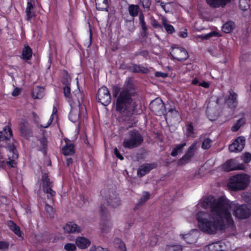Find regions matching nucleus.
<instances>
[{
    "label": "nucleus",
    "mask_w": 251,
    "mask_h": 251,
    "mask_svg": "<svg viewBox=\"0 0 251 251\" xmlns=\"http://www.w3.org/2000/svg\"><path fill=\"white\" fill-rule=\"evenodd\" d=\"M205 209H210L209 213L199 212L196 216L198 226L201 231L213 235L218 230H222L232 226L233 220L231 209L233 210L235 216L239 219L250 217L251 210L246 205H239L236 201H230L225 196L218 199L209 196L204 198L201 202Z\"/></svg>",
    "instance_id": "nucleus-1"
},
{
    "label": "nucleus",
    "mask_w": 251,
    "mask_h": 251,
    "mask_svg": "<svg viewBox=\"0 0 251 251\" xmlns=\"http://www.w3.org/2000/svg\"><path fill=\"white\" fill-rule=\"evenodd\" d=\"M133 90V84L130 80L127 81L121 89L117 87H114V97H116L119 92L116 102V110L118 111L128 114H131L134 112L137 104L131 99L132 94L134 93Z\"/></svg>",
    "instance_id": "nucleus-2"
},
{
    "label": "nucleus",
    "mask_w": 251,
    "mask_h": 251,
    "mask_svg": "<svg viewBox=\"0 0 251 251\" xmlns=\"http://www.w3.org/2000/svg\"><path fill=\"white\" fill-rule=\"evenodd\" d=\"M250 182V177L246 174H238L233 176L227 184L229 189L239 191L245 189Z\"/></svg>",
    "instance_id": "nucleus-3"
},
{
    "label": "nucleus",
    "mask_w": 251,
    "mask_h": 251,
    "mask_svg": "<svg viewBox=\"0 0 251 251\" xmlns=\"http://www.w3.org/2000/svg\"><path fill=\"white\" fill-rule=\"evenodd\" d=\"M74 96L76 97L75 103L72 106L69 114V119L73 123L79 121L80 117V110L82 109V113H83V109L80 104L82 101L83 95L80 90H77L74 93Z\"/></svg>",
    "instance_id": "nucleus-4"
},
{
    "label": "nucleus",
    "mask_w": 251,
    "mask_h": 251,
    "mask_svg": "<svg viewBox=\"0 0 251 251\" xmlns=\"http://www.w3.org/2000/svg\"><path fill=\"white\" fill-rule=\"evenodd\" d=\"M143 141V137L138 131L133 130L128 132V136L124 139L123 145L126 148L133 149L140 146Z\"/></svg>",
    "instance_id": "nucleus-5"
},
{
    "label": "nucleus",
    "mask_w": 251,
    "mask_h": 251,
    "mask_svg": "<svg viewBox=\"0 0 251 251\" xmlns=\"http://www.w3.org/2000/svg\"><path fill=\"white\" fill-rule=\"evenodd\" d=\"M198 141H195L188 149L185 154L179 160V165H184L188 163L194 156L197 150Z\"/></svg>",
    "instance_id": "nucleus-6"
},
{
    "label": "nucleus",
    "mask_w": 251,
    "mask_h": 251,
    "mask_svg": "<svg viewBox=\"0 0 251 251\" xmlns=\"http://www.w3.org/2000/svg\"><path fill=\"white\" fill-rule=\"evenodd\" d=\"M151 110L156 115H164L165 109L162 100L159 98L153 100L150 104Z\"/></svg>",
    "instance_id": "nucleus-7"
},
{
    "label": "nucleus",
    "mask_w": 251,
    "mask_h": 251,
    "mask_svg": "<svg viewBox=\"0 0 251 251\" xmlns=\"http://www.w3.org/2000/svg\"><path fill=\"white\" fill-rule=\"evenodd\" d=\"M97 98L102 105H107L111 102V96L108 89L104 86L100 88L98 91Z\"/></svg>",
    "instance_id": "nucleus-8"
},
{
    "label": "nucleus",
    "mask_w": 251,
    "mask_h": 251,
    "mask_svg": "<svg viewBox=\"0 0 251 251\" xmlns=\"http://www.w3.org/2000/svg\"><path fill=\"white\" fill-rule=\"evenodd\" d=\"M52 182L50 180L48 176L44 174L42 176V187L45 193L48 194V199H51L55 196V192L51 189Z\"/></svg>",
    "instance_id": "nucleus-9"
},
{
    "label": "nucleus",
    "mask_w": 251,
    "mask_h": 251,
    "mask_svg": "<svg viewBox=\"0 0 251 251\" xmlns=\"http://www.w3.org/2000/svg\"><path fill=\"white\" fill-rule=\"evenodd\" d=\"M228 245V243L225 241H221L212 243L205 246V251H222L226 250Z\"/></svg>",
    "instance_id": "nucleus-10"
},
{
    "label": "nucleus",
    "mask_w": 251,
    "mask_h": 251,
    "mask_svg": "<svg viewBox=\"0 0 251 251\" xmlns=\"http://www.w3.org/2000/svg\"><path fill=\"white\" fill-rule=\"evenodd\" d=\"M171 54L174 59L180 61H185L188 57L187 51L183 48H173Z\"/></svg>",
    "instance_id": "nucleus-11"
},
{
    "label": "nucleus",
    "mask_w": 251,
    "mask_h": 251,
    "mask_svg": "<svg viewBox=\"0 0 251 251\" xmlns=\"http://www.w3.org/2000/svg\"><path fill=\"white\" fill-rule=\"evenodd\" d=\"M112 227V223L109 215H103L101 217L100 225V230L103 234L110 232Z\"/></svg>",
    "instance_id": "nucleus-12"
},
{
    "label": "nucleus",
    "mask_w": 251,
    "mask_h": 251,
    "mask_svg": "<svg viewBox=\"0 0 251 251\" xmlns=\"http://www.w3.org/2000/svg\"><path fill=\"white\" fill-rule=\"evenodd\" d=\"M245 145V138L243 136L239 137L229 146V150L233 152H240L243 150Z\"/></svg>",
    "instance_id": "nucleus-13"
},
{
    "label": "nucleus",
    "mask_w": 251,
    "mask_h": 251,
    "mask_svg": "<svg viewBox=\"0 0 251 251\" xmlns=\"http://www.w3.org/2000/svg\"><path fill=\"white\" fill-rule=\"evenodd\" d=\"M180 236L187 243L193 244L199 237L200 232L197 229H193L188 233L181 234Z\"/></svg>",
    "instance_id": "nucleus-14"
},
{
    "label": "nucleus",
    "mask_w": 251,
    "mask_h": 251,
    "mask_svg": "<svg viewBox=\"0 0 251 251\" xmlns=\"http://www.w3.org/2000/svg\"><path fill=\"white\" fill-rule=\"evenodd\" d=\"M222 169L226 172H229L232 170H243L244 167L243 165H237L233 159H230L226 161L222 165Z\"/></svg>",
    "instance_id": "nucleus-15"
},
{
    "label": "nucleus",
    "mask_w": 251,
    "mask_h": 251,
    "mask_svg": "<svg viewBox=\"0 0 251 251\" xmlns=\"http://www.w3.org/2000/svg\"><path fill=\"white\" fill-rule=\"evenodd\" d=\"M106 201L108 205L117 207L121 204V201L114 192L109 193L106 197Z\"/></svg>",
    "instance_id": "nucleus-16"
},
{
    "label": "nucleus",
    "mask_w": 251,
    "mask_h": 251,
    "mask_svg": "<svg viewBox=\"0 0 251 251\" xmlns=\"http://www.w3.org/2000/svg\"><path fill=\"white\" fill-rule=\"evenodd\" d=\"M9 153L8 154L9 160L6 162L7 165L11 167H13L16 164V160L18 158V154L16 152L14 147H9Z\"/></svg>",
    "instance_id": "nucleus-17"
},
{
    "label": "nucleus",
    "mask_w": 251,
    "mask_h": 251,
    "mask_svg": "<svg viewBox=\"0 0 251 251\" xmlns=\"http://www.w3.org/2000/svg\"><path fill=\"white\" fill-rule=\"evenodd\" d=\"M77 90L79 89H77L73 92L72 94H71L70 87L68 85H66V86L64 87V94L68 102L69 103L70 106H72L76 99V97L74 96V93Z\"/></svg>",
    "instance_id": "nucleus-18"
},
{
    "label": "nucleus",
    "mask_w": 251,
    "mask_h": 251,
    "mask_svg": "<svg viewBox=\"0 0 251 251\" xmlns=\"http://www.w3.org/2000/svg\"><path fill=\"white\" fill-rule=\"evenodd\" d=\"M155 166L153 164H145L140 166L137 171L139 176L142 177L148 173Z\"/></svg>",
    "instance_id": "nucleus-19"
},
{
    "label": "nucleus",
    "mask_w": 251,
    "mask_h": 251,
    "mask_svg": "<svg viewBox=\"0 0 251 251\" xmlns=\"http://www.w3.org/2000/svg\"><path fill=\"white\" fill-rule=\"evenodd\" d=\"M90 241L84 237H78L75 240L76 246L81 249H84L90 245Z\"/></svg>",
    "instance_id": "nucleus-20"
},
{
    "label": "nucleus",
    "mask_w": 251,
    "mask_h": 251,
    "mask_svg": "<svg viewBox=\"0 0 251 251\" xmlns=\"http://www.w3.org/2000/svg\"><path fill=\"white\" fill-rule=\"evenodd\" d=\"M63 229L64 231L67 233L79 232L80 231V228L77 225L74 223L70 222L65 225Z\"/></svg>",
    "instance_id": "nucleus-21"
},
{
    "label": "nucleus",
    "mask_w": 251,
    "mask_h": 251,
    "mask_svg": "<svg viewBox=\"0 0 251 251\" xmlns=\"http://www.w3.org/2000/svg\"><path fill=\"white\" fill-rule=\"evenodd\" d=\"M26 8L25 9V13L26 16V20L30 21L32 18L35 17V13L32 10L33 9V5L31 0H27Z\"/></svg>",
    "instance_id": "nucleus-22"
},
{
    "label": "nucleus",
    "mask_w": 251,
    "mask_h": 251,
    "mask_svg": "<svg viewBox=\"0 0 251 251\" xmlns=\"http://www.w3.org/2000/svg\"><path fill=\"white\" fill-rule=\"evenodd\" d=\"M12 132L8 126H5L2 131H0V141L8 140L12 137Z\"/></svg>",
    "instance_id": "nucleus-23"
},
{
    "label": "nucleus",
    "mask_w": 251,
    "mask_h": 251,
    "mask_svg": "<svg viewBox=\"0 0 251 251\" xmlns=\"http://www.w3.org/2000/svg\"><path fill=\"white\" fill-rule=\"evenodd\" d=\"M139 24L141 27V35L143 37H146L148 35V26L144 20V16L142 13L139 14Z\"/></svg>",
    "instance_id": "nucleus-24"
},
{
    "label": "nucleus",
    "mask_w": 251,
    "mask_h": 251,
    "mask_svg": "<svg viewBox=\"0 0 251 251\" xmlns=\"http://www.w3.org/2000/svg\"><path fill=\"white\" fill-rule=\"evenodd\" d=\"M66 145L63 148V153L65 156L71 155L75 153L74 146L72 143H68L67 139L65 140Z\"/></svg>",
    "instance_id": "nucleus-25"
},
{
    "label": "nucleus",
    "mask_w": 251,
    "mask_h": 251,
    "mask_svg": "<svg viewBox=\"0 0 251 251\" xmlns=\"http://www.w3.org/2000/svg\"><path fill=\"white\" fill-rule=\"evenodd\" d=\"M207 3L213 7H219L221 5H225L230 0H205Z\"/></svg>",
    "instance_id": "nucleus-26"
},
{
    "label": "nucleus",
    "mask_w": 251,
    "mask_h": 251,
    "mask_svg": "<svg viewBox=\"0 0 251 251\" xmlns=\"http://www.w3.org/2000/svg\"><path fill=\"white\" fill-rule=\"evenodd\" d=\"M186 145V142H182L181 144L176 145L173 149L171 155L172 156H176L182 152L183 148Z\"/></svg>",
    "instance_id": "nucleus-27"
},
{
    "label": "nucleus",
    "mask_w": 251,
    "mask_h": 251,
    "mask_svg": "<svg viewBox=\"0 0 251 251\" xmlns=\"http://www.w3.org/2000/svg\"><path fill=\"white\" fill-rule=\"evenodd\" d=\"M44 89L43 87L36 86L32 90V95L34 99H40L42 98Z\"/></svg>",
    "instance_id": "nucleus-28"
},
{
    "label": "nucleus",
    "mask_w": 251,
    "mask_h": 251,
    "mask_svg": "<svg viewBox=\"0 0 251 251\" xmlns=\"http://www.w3.org/2000/svg\"><path fill=\"white\" fill-rule=\"evenodd\" d=\"M7 224L10 229L13 231L15 234L19 237H22V232L20 230V227L16 225L15 223L10 221L8 222Z\"/></svg>",
    "instance_id": "nucleus-29"
},
{
    "label": "nucleus",
    "mask_w": 251,
    "mask_h": 251,
    "mask_svg": "<svg viewBox=\"0 0 251 251\" xmlns=\"http://www.w3.org/2000/svg\"><path fill=\"white\" fill-rule=\"evenodd\" d=\"M130 70L133 73H142L144 74L148 73L149 72L148 69L142 66L139 65L133 64L130 67Z\"/></svg>",
    "instance_id": "nucleus-30"
},
{
    "label": "nucleus",
    "mask_w": 251,
    "mask_h": 251,
    "mask_svg": "<svg viewBox=\"0 0 251 251\" xmlns=\"http://www.w3.org/2000/svg\"><path fill=\"white\" fill-rule=\"evenodd\" d=\"M95 2L98 10L107 11V0H95Z\"/></svg>",
    "instance_id": "nucleus-31"
},
{
    "label": "nucleus",
    "mask_w": 251,
    "mask_h": 251,
    "mask_svg": "<svg viewBox=\"0 0 251 251\" xmlns=\"http://www.w3.org/2000/svg\"><path fill=\"white\" fill-rule=\"evenodd\" d=\"M19 128L22 136H27L29 133V130L28 128V125L26 122L23 121L20 123L19 125Z\"/></svg>",
    "instance_id": "nucleus-32"
},
{
    "label": "nucleus",
    "mask_w": 251,
    "mask_h": 251,
    "mask_svg": "<svg viewBox=\"0 0 251 251\" xmlns=\"http://www.w3.org/2000/svg\"><path fill=\"white\" fill-rule=\"evenodd\" d=\"M161 21L163 25L168 33L172 34L175 31L174 27L168 23V21L165 17L161 18Z\"/></svg>",
    "instance_id": "nucleus-33"
},
{
    "label": "nucleus",
    "mask_w": 251,
    "mask_h": 251,
    "mask_svg": "<svg viewBox=\"0 0 251 251\" xmlns=\"http://www.w3.org/2000/svg\"><path fill=\"white\" fill-rule=\"evenodd\" d=\"M179 113L175 108H170L166 114V119L171 120L172 119H176L179 117Z\"/></svg>",
    "instance_id": "nucleus-34"
},
{
    "label": "nucleus",
    "mask_w": 251,
    "mask_h": 251,
    "mask_svg": "<svg viewBox=\"0 0 251 251\" xmlns=\"http://www.w3.org/2000/svg\"><path fill=\"white\" fill-rule=\"evenodd\" d=\"M32 51L31 49L28 47H25L23 50L22 57L25 60H29L32 57Z\"/></svg>",
    "instance_id": "nucleus-35"
},
{
    "label": "nucleus",
    "mask_w": 251,
    "mask_h": 251,
    "mask_svg": "<svg viewBox=\"0 0 251 251\" xmlns=\"http://www.w3.org/2000/svg\"><path fill=\"white\" fill-rule=\"evenodd\" d=\"M237 95L232 91L229 92V95L228 99L226 100V103L228 104L229 106L231 108L234 107L235 105L234 104L236 101Z\"/></svg>",
    "instance_id": "nucleus-36"
},
{
    "label": "nucleus",
    "mask_w": 251,
    "mask_h": 251,
    "mask_svg": "<svg viewBox=\"0 0 251 251\" xmlns=\"http://www.w3.org/2000/svg\"><path fill=\"white\" fill-rule=\"evenodd\" d=\"M57 112V108L55 107V106H53L52 114L50 116L48 123L46 124L40 125V126L43 128L48 127L52 123V121H53V120L54 119V117L55 116H56Z\"/></svg>",
    "instance_id": "nucleus-37"
},
{
    "label": "nucleus",
    "mask_w": 251,
    "mask_h": 251,
    "mask_svg": "<svg viewBox=\"0 0 251 251\" xmlns=\"http://www.w3.org/2000/svg\"><path fill=\"white\" fill-rule=\"evenodd\" d=\"M235 27L234 23L231 21L228 22L223 26V30L225 33H230Z\"/></svg>",
    "instance_id": "nucleus-38"
},
{
    "label": "nucleus",
    "mask_w": 251,
    "mask_h": 251,
    "mask_svg": "<svg viewBox=\"0 0 251 251\" xmlns=\"http://www.w3.org/2000/svg\"><path fill=\"white\" fill-rule=\"evenodd\" d=\"M195 133L194 132V126L191 122H188L187 124L186 135L187 137H195Z\"/></svg>",
    "instance_id": "nucleus-39"
},
{
    "label": "nucleus",
    "mask_w": 251,
    "mask_h": 251,
    "mask_svg": "<svg viewBox=\"0 0 251 251\" xmlns=\"http://www.w3.org/2000/svg\"><path fill=\"white\" fill-rule=\"evenodd\" d=\"M139 6L137 5H131L129 7V14L135 17L137 16L139 12Z\"/></svg>",
    "instance_id": "nucleus-40"
},
{
    "label": "nucleus",
    "mask_w": 251,
    "mask_h": 251,
    "mask_svg": "<svg viewBox=\"0 0 251 251\" xmlns=\"http://www.w3.org/2000/svg\"><path fill=\"white\" fill-rule=\"evenodd\" d=\"M150 198V194L147 192H144L143 193L142 197L139 200L137 205H141L145 203L149 200Z\"/></svg>",
    "instance_id": "nucleus-41"
},
{
    "label": "nucleus",
    "mask_w": 251,
    "mask_h": 251,
    "mask_svg": "<svg viewBox=\"0 0 251 251\" xmlns=\"http://www.w3.org/2000/svg\"><path fill=\"white\" fill-rule=\"evenodd\" d=\"M216 34V32H210V33L205 34V35H197L195 37V38L196 41H199V39H201L202 40H205V39H207Z\"/></svg>",
    "instance_id": "nucleus-42"
},
{
    "label": "nucleus",
    "mask_w": 251,
    "mask_h": 251,
    "mask_svg": "<svg viewBox=\"0 0 251 251\" xmlns=\"http://www.w3.org/2000/svg\"><path fill=\"white\" fill-rule=\"evenodd\" d=\"M182 249L179 245H167L165 248V251H182Z\"/></svg>",
    "instance_id": "nucleus-43"
},
{
    "label": "nucleus",
    "mask_w": 251,
    "mask_h": 251,
    "mask_svg": "<svg viewBox=\"0 0 251 251\" xmlns=\"http://www.w3.org/2000/svg\"><path fill=\"white\" fill-rule=\"evenodd\" d=\"M6 149L1 148L0 149V168L4 167L5 165V159L4 158V151Z\"/></svg>",
    "instance_id": "nucleus-44"
},
{
    "label": "nucleus",
    "mask_w": 251,
    "mask_h": 251,
    "mask_svg": "<svg viewBox=\"0 0 251 251\" xmlns=\"http://www.w3.org/2000/svg\"><path fill=\"white\" fill-rule=\"evenodd\" d=\"M239 7L242 10H246L249 8V0H240Z\"/></svg>",
    "instance_id": "nucleus-45"
},
{
    "label": "nucleus",
    "mask_w": 251,
    "mask_h": 251,
    "mask_svg": "<svg viewBox=\"0 0 251 251\" xmlns=\"http://www.w3.org/2000/svg\"><path fill=\"white\" fill-rule=\"evenodd\" d=\"M76 245L74 243H67L64 245V249L66 251H75Z\"/></svg>",
    "instance_id": "nucleus-46"
},
{
    "label": "nucleus",
    "mask_w": 251,
    "mask_h": 251,
    "mask_svg": "<svg viewBox=\"0 0 251 251\" xmlns=\"http://www.w3.org/2000/svg\"><path fill=\"white\" fill-rule=\"evenodd\" d=\"M212 141L209 138H206L202 143L201 148L203 150L208 149L211 146Z\"/></svg>",
    "instance_id": "nucleus-47"
},
{
    "label": "nucleus",
    "mask_w": 251,
    "mask_h": 251,
    "mask_svg": "<svg viewBox=\"0 0 251 251\" xmlns=\"http://www.w3.org/2000/svg\"><path fill=\"white\" fill-rule=\"evenodd\" d=\"M45 210L48 216L50 218L53 216L55 212L52 206L47 204L45 206Z\"/></svg>",
    "instance_id": "nucleus-48"
},
{
    "label": "nucleus",
    "mask_w": 251,
    "mask_h": 251,
    "mask_svg": "<svg viewBox=\"0 0 251 251\" xmlns=\"http://www.w3.org/2000/svg\"><path fill=\"white\" fill-rule=\"evenodd\" d=\"M116 241L118 244V246L117 247V251H126V246L123 242H122L119 239H117Z\"/></svg>",
    "instance_id": "nucleus-49"
},
{
    "label": "nucleus",
    "mask_w": 251,
    "mask_h": 251,
    "mask_svg": "<svg viewBox=\"0 0 251 251\" xmlns=\"http://www.w3.org/2000/svg\"><path fill=\"white\" fill-rule=\"evenodd\" d=\"M71 81V77L69 76V75L66 73L64 75V77L62 79V83L66 85H69Z\"/></svg>",
    "instance_id": "nucleus-50"
},
{
    "label": "nucleus",
    "mask_w": 251,
    "mask_h": 251,
    "mask_svg": "<svg viewBox=\"0 0 251 251\" xmlns=\"http://www.w3.org/2000/svg\"><path fill=\"white\" fill-rule=\"evenodd\" d=\"M9 244L6 242L0 241V250L5 251L8 249Z\"/></svg>",
    "instance_id": "nucleus-51"
},
{
    "label": "nucleus",
    "mask_w": 251,
    "mask_h": 251,
    "mask_svg": "<svg viewBox=\"0 0 251 251\" xmlns=\"http://www.w3.org/2000/svg\"><path fill=\"white\" fill-rule=\"evenodd\" d=\"M90 251H108L106 249H103L101 247L92 246Z\"/></svg>",
    "instance_id": "nucleus-52"
},
{
    "label": "nucleus",
    "mask_w": 251,
    "mask_h": 251,
    "mask_svg": "<svg viewBox=\"0 0 251 251\" xmlns=\"http://www.w3.org/2000/svg\"><path fill=\"white\" fill-rule=\"evenodd\" d=\"M251 160V154L249 152L244 153L243 155V160L246 163L249 162Z\"/></svg>",
    "instance_id": "nucleus-53"
},
{
    "label": "nucleus",
    "mask_w": 251,
    "mask_h": 251,
    "mask_svg": "<svg viewBox=\"0 0 251 251\" xmlns=\"http://www.w3.org/2000/svg\"><path fill=\"white\" fill-rule=\"evenodd\" d=\"M143 6L145 8H149L151 5L150 0H140Z\"/></svg>",
    "instance_id": "nucleus-54"
},
{
    "label": "nucleus",
    "mask_w": 251,
    "mask_h": 251,
    "mask_svg": "<svg viewBox=\"0 0 251 251\" xmlns=\"http://www.w3.org/2000/svg\"><path fill=\"white\" fill-rule=\"evenodd\" d=\"M155 76L156 77L165 78L167 76V74L166 73H162L161 72H156L155 73Z\"/></svg>",
    "instance_id": "nucleus-55"
},
{
    "label": "nucleus",
    "mask_w": 251,
    "mask_h": 251,
    "mask_svg": "<svg viewBox=\"0 0 251 251\" xmlns=\"http://www.w3.org/2000/svg\"><path fill=\"white\" fill-rule=\"evenodd\" d=\"M114 154L116 156L117 158H118L119 159L123 160L124 159V157L120 153L118 149L116 148L114 149Z\"/></svg>",
    "instance_id": "nucleus-56"
},
{
    "label": "nucleus",
    "mask_w": 251,
    "mask_h": 251,
    "mask_svg": "<svg viewBox=\"0 0 251 251\" xmlns=\"http://www.w3.org/2000/svg\"><path fill=\"white\" fill-rule=\"evenodd\" d=\"M20 92H21L20 89L19 88H16L12 92V95L13 96H17L20 94Z\"/></svg>",
    "instance_id": "nucleus-57"
},
{
    "label": "nucleus",
    "mask_w": 251,
    "mask_h": 251,
    "mask_svg": "<svg viewBox=\"0 0 251 251\" xmlns=\"http://www.w3.org/2000/svg\"><path fill=\"white\" fill-rule=\"evenodd\" d=\"M188 34L187 30L185 29L184 31L179 32V36L182 38H186L187 37Z\"/></svg>",
    "instance_id": "nucleus-58"
},
{
    "label": "nucleus",
    "mask_w": 251,
    "mask_h": 251,
    "mask_svg": "<svg viewBox=\"0 0 251 251\" xmlns=\"http://www.w3.org/2000/svg\"><path fill=\"white\" fill-rule=\"evenodd\" d=\"M199 85L205 88H207L209 87V84H208V83L205 81H203L201 83H200L199 84Z\"/></svg>",
    "instance_id": "nucleus-59"
},
{
    "label": "nucleus",
    "mask_w": 251,
    "mask_h": 251,
    "mask_svg": "<svg viewBox=\"0 0 251 251\" xmlns=\"http://www.w3.org/2000/svg\"><path fill=\"white\" fill-rule=\"evenodd\" d=\"M157 243V239L156 237H153L151 241L150 242L149 244L151 246H153L156 245Z\"/></svg>",
    "instance_id": "nucleus-60"
},
{
    "label": "nucleus",
    "mask_w": 251,
    "mask_h": 251,
    "mask_svg": "<svg viewBox=\"0 0 251 251\" xmlns=\"http://www.w3.org/2000/svg\"><path fill=\"white\" fill-rule=\"evenodd\" d=\"M152 25L155 28H159L161 27V25H160L155 20L152 21Z\"/></svg>",
    "instance_id": "nucleus-61"
},
{
    "label": "nucleus",
    "mask_w": 251,
    "mask_h": 251,
    "mask_svg": "<svg viewBox=\"0 0 251 251\" xmlns=\"http://www.w3.org/2000/svg\"><path fill=\"white\" fill-rule=\"evenodd\" d=\"M240 126L238 125V124H236L234 126H232L231 127V130L232 131H237L239 128Z\"/></svg>",
    "instance_id": "nucleus-62"
},
{
    "label": "nucleus",
    "mask_w": 251,
    "mask_h": 251,
    "mask_svg": "<svg viewBox=\"0 0 251 251\" xmlns=\"http://www.w3.org/2000/svg\"><path fill=\"white\" fill-rule=\"evenodd\" d=\"M245 123V119L244 118H241L239 119L237 124L241 127L242 125H243Z\"/></svg>",
    "instance_id": "nucleus-63"
},
{
    "label": "nucleus",
    "mask_w": 251,
    "mask_h": 251,
    "mask_svg": "<svg viewBox=\"0 0 251 251\" xmlns=\"http://www.w3.org/2000/svg\"><path fill=\"white\" fill-rule=\"evenodd\" d=\"M32 116L34 121L36 123H38V120H39V117L37 115V114L36 113H35V112H32Z\"/></svg>",
    "instance_id": "nucleus-64"
}]
</instances>
